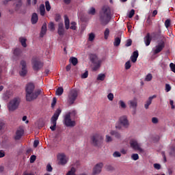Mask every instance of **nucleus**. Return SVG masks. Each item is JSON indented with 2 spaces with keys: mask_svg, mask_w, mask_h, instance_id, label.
Returning a JSON list of instances; mask_svg holds the SVG:
<instances>
[{
  "mask_svg": "<svg viewBox=\"0 0 175 175\" xmlns=\"http://www.w3.org/2000/svg\"><path fill=\"white\" fill-rule=\"evenodd\" d=\"M25 91L26 99L28 102L36 99L39 95H43L44 94L43 90L42 89L35 91V85L32 83H29L26 85Z\"/></svg>",
  "mask_w": 175,
  "mask_h": 175,
  "instance_id": "1",
  "label": "nucleus"
},
{
  "mask_svg": "<svg viewBox=\"0 0 175 175\" xmlns=\"http://www.w3.org/2000/svg\"><path fill=\"white\" fill-rule=\"evenodd\" d=\"M111 20V12L109 7H103L100 14V21L102 25H107Z\"/></svg>",
  "mask_w": 175,
  "mask_h": 175,
  "instance_id": "2",
  "label": "nucleus"
},
{
  "mask_svg": "<svg viewBox=\"0 0 175 175\" xmlns=\"http://www.w3.org/2000/svg\"><path fill=\"white\" fill-rule=\"evenodd\" d=\"M21 103V99L18 97H15L12 98L7 105V107L8 111L13 112L16 111L18 107L20 106V103Z\"/></svg>",
  "mask_w": 175,
  "mask_h": 175,
  "instance_id": "3",
  "label": "nucleus"
},
{
  "mask_svg": "<svg viewBox=\"0 0 175 175\" xmlns=\"http://www.w3.org/2000/svg\"><path fill=\"white\" fill-rule=\"evenodd\" d=\"M115 127L118 131H121L122 128H124L125 129L129 128V121H128V118L126 116L120 117L118 122H116Z\"/></svg>",
  "mask_w": 175,
  "mask_h": 175,
  "instance_id": "4",
  "label": "nucleus"
},
{
  "mask_svg": "<svg viewBox=\"0 0 175 175\" xmlns=\"http://www.w3.org/2000/svg\"><path fill=\"white\" fill-rule=\"evenodd\" d=\"M129 144L131 148L134 150V151H137V152H139L140 154L144 153V149L142 148V144L137 142V139L132 138L130 139Z\"/></svg>",
  "mask_w": 175,
  "mask_h": 175,
  "instance_id": "5",
  "label": "nucleus"
},
{
  "mask_svg": "<svg viewBox=\"0 0 175 175\" xmlns=\"http://www.w3.org/2000/svg\"><path fill=\"white\" fill-rule=\"evenodd\" d=\"M79 96V90L76 89L71 90L68 95L67 103L69 106L73 105L77 97Z\"/></svg>",
  "mask_w": 175,
  "mask_h": 175,
  "instance_id": "6",
  "label": "nucleus"
},
{
  "mask_svg": "<svg viewBox=\"0 0 175 175\" xmlns=\"http://www.w3.org/2000/svg\"><path fill=\"white\" fill-rule=\"evenodd\" d=\"M62 112V110H61V108H58L54 115L52 116L51 119V126H50V129L53 131H55L57 127V120H58V117H59V114Z\"/></svg>",
  "mask_w": 175,
  "mask_h": 175,
  "instance_id": "7",
  "label": "nucleus"
},
{
  "mask_svg": "<svg viewBox=\"0 0 175 175\" xmlns=\"http://www.w3.org/2000/svg\"><path fill=\"white\" fill-rule=\"evenodd\" d=\"M70 116H72V112L69 111L66 113L64 116L63 124H64L66 126L73 127L76 126V121L72 120Z\"/></svg>",
  "mask_w": 175,
  "mask_h": 175,
  "instance_id": "8",
  "label": "nucleus"
},
{
  "mask_svg": "<svg viewBox=\"0 0 175 175\" xmlns=\"http://www.w3.org/2000/svg\"><path fill=\"white\" fill-rule=\"evenodd\" d=\"M92 142L94 146H95L96 147H99L103 144V136L99 134H96L92 136Z\"/></svg>",
  "mask_w": 175,
  "mask_h": 175,
  "instance_id": "9",
  "label": "nucleus"
},
{
  "mask_svg": "<svg viewBox=\"0 0 175 175\" xmlns=\"http://www.w3.org/2000/svg\"><path fill=\"white\" fill-rule=\"evenodd\" d=\"M163 49H165V41L161 40L152 48V51L154 55H157V54H159Z\"/></svg>",
  "mask_w": 175,
  "mask_h": 175,
  "instance_id": "10",
  "label": "nucleus"
},
{
  "mask_svg": "<svg viewBox=\"0 0 175 175\" xmlns=\"http://www.w3.org/2000/svg\"><path fill=\"white\" fill-rule=\"evenodd\" d=\"M64 23L66 29H69V28H70V29H72V31H76V29L77 28L76 25H77V23H76V22L74 21L71 22L70 23L68 15H64Z\"/></svg>",
  "mask_w": 175,
  "mask_h": 175,
  "instance_id": "11",
  "label": "nucleus"
},
{
  "mask_svg": "<svg viewBox=\"0 0 175 175\" xmlns=\"http://www.w3.org/2000/svg\"><path fill=\"white\" fill-rule=\"evenodd\" d=\"M57 158L59 162V165H62V166L66 165L69 161V157L66 156L65 153L57 154Z\"/></svg>",
  "mask_w": 175,
  "mask_h": 175,
  "instance_id": "12",
  "label": "nucleus"
},
{
  "mask_svg": "<svg viewBox=\"0 0 175 175\" xmlns=\"http://www.w3.org/2000/svg\"><path fill=\"white\" fill-rule=\"evenodd\" d=\"M32 68L33 70H40L43 68V63L39 60V59L36 57H33L31 62Z\"/></svg>",
  "mask_w": 175,
  "mask_h": 175,
  "instance_id": "13",
  "label": "nucleus"
},
{
  "mask_svg": "<svg viewBox=\"0 0 175 175\" xmlns=\"http://www.w3.org/2000/svg\"><path fill=\"white\" fill-rule=\"evenodd\" d=\"M128 105L130 109L134 110V114H136V109H137V98H134L128 101Z\"/></svg>",
  "mask_w": 175,
  "mask_h": 175,
  "instance_id": "14",
  "label": "nucleus"
},
{
  "mask_svg": "<svg viewBox=\"0 0 175 175\" xmlns=\"http://www.w3.org/2000/svg\"><path fill=\"white\" fill-rule=\"evenodd\" d=\"M103 167V163H97L93 168V175L99 174L102 172V168Z\"/></svg>",
  "mask_w": 175,
  "mask_h": 175,
  "instance_id": "15",
  "label": "nucleus"
},
{
  "mask_svg": "<svg viewBox=\"0 0 175 175\" xmlns=\"http://www.w3.org/2000/svg\"><path fill=\"white\" fill-rule=\"evenodd\" d=\"M21 66H22L21 71L20 72L21 76H25L27 75V62L24 60L21 62Z\"/></svg>",
  "mask_w": 175,
  "mask_h": 175,
  "instance_id": "16",
  "label": "nucleus"
},
{
  "mask_svg": "<svg viewBox=\"0 0 175 175\" xmlns=\"http://www.w3.org/2000/svg\"><path fill=\"white\" fill-rule=\"evenodd\" d=\"M23 135H24V129L19 127L16 132V140H19V139H21V136H23Z\"/></svg>",
  "mask_w": 175,
  "mask_h": 175,
  "instance_id": "17",
  "label": "nucleus"
},
{
  "mask_svg": "<svg viewBox=\"0 0 175 175\" xmlns=\"http://www.w3.org/2000/svg\"><path fill=\"white\" fill-rule=\"evenodd\" d=\"M57 33L59 36H64L65 33V29H64V23H59Z\"/></svg>",
  "mask_w": 175,
  "mask_h": 175,
  "instance_id": "18",
  "label": "nucleus"
},
{
  "mask_svg": "<svg viewBox=\"0 0 175 175\" xmlns=\"http://www.w3.org/2000/svg\"><path fill=\"white\" fill-rule=\"evenodd\" d=\"M139 57V51H135L133 53V55L131 56V59L132 62L135 63L137 61V58Z\"/></svg>",
  "mask_w": 175,
  "mask_h": 175,
  "instance_id": "19",
  "label": "nucleus"
},
{
  "mask_svg": "<svg viewBox=\"0 0 175 175\" xmlns=\"http://www.w3.org/2000/svg\"><path fill=\"white\" fill-rule=\"evenodd\" d=\"M38 20H39V17L38 16V14L33 13V14L31 15V24H36Z\"/></svg>",
  "mask_w": 175,
  "mask_h": 175,
  "instance_id": "20",
  "label": "nucleus"
},
{
  "mask_svg": "<svg viewBox=\"0 0 175 175\" xmlns=\"http://www.w3.org/2000/svg\"><path fill=\"white\" fill-rule=\"evenodd\" d=\"M144 40L146 46H150L151 43V38L150 37V33L146 34V36L144 38Z\"/></svg>",
  "mask_w": 175,
  "mask_h": 175,
  "instance_id": "21",
  "label": "nucleus"
},
{
  "mask_svg": "<svg viewBox=\"0 0 175 175\" xmlns=\"http://www.w3.org/2000/svg\"><path fill=\"white\" fill-rule=\"evenodd\" d=\"M46 32H47V26L46 25V23H44L41 29V32H40V37L43 38V36H44V35H46Z\"/></svg>",
  "mask_w": 175,
  "mask_h": 175,
  "instance_id": "22",
  "label": "nucleus"
},
{
  "mask_svg": "<svg viewBox=\"0 0 175 175\" xmlns=\"http://www.w3.org/2000/svg\"><path fill=\"white\" fill-rule=\"evenodd\" d=\"M120 44H121V37L115 38L114 42H113V46L115 47H118Z\"/></svg>",
  "mask_w": 175,
  "mask_h": 175,
  "instance_id": "23",
  "label": "nucleus"
},
{
  "mask_svg": "<svg viewBox=\"0 0 175 175\" xmlns=\"http://www.w3.org/2000/svg\"><path fill=\"white\" fill-rule=\"evenodd\" d=\"M19 42L21 43L23 47H27V38L24 37L19 38Z\"/></svg>",
  "mask_w": 175,
  "mask_h": 175,
  "instance_id": "24",
  "label": "nucleus"
},
{
  "mask_svg": "<svg viewBox=\"0 0 175 175\" xmlns=\"http://www.w3.org/2000/svg\"><path fill=\"white\" fill-rule=\"evenodd\" d=\"M100 64H102L101 60H98L97 63H94V65L92 68L93 70H98L100 68Z\"/></svg>",
  "mask_w": 175,
  "mask_h": 175,
  "instance_id": "25",
  "label": "nucleus"
},
{
  "mask_svg": "<svg viewBox=\"0 0 175 175\" xmlns=\"http://www.w3.org/2000/svg\"><path fill=\"white\" fill-rule=\"evenodd\" d=\"M110 135H111L112 136H115L116 139H120V137H121V134L116 131H111Z\"/></svg>",
  "mask_w": 175,
  "mask_h": 175,
  "instance_id": "26",
  "label": "nucleus"
},
{
  "mask_svg": "<svg viewBox=\"0 0 175 175\" xmlns=\"http://www.w3.org/2000/svg\"><path fill=\"white\" fill-rule=\"evenodd\" d=\"M40 13L42 16H44L46 13V8L44 7V4H41L40 5Z\"/></svg>",
  "mask_w": 175,
  "mask_h": 175,
  "instance_id": "27",
  "label": "nucleus"
},
{
  "mask_svg": "<svg viewBox=\"0 0 175 175\" xmlns=\"http://www.w3.org/2000/svg\"><path fill=\"white\" fill-rule=\"evenodd\" d=\"M118 105L120 109H126V104L125 103V102H124V100H120L118 102Z\"/></svg>",
  "mask_w": 175,
  "mask_h": 175,
  "instance_id": "28",
  "label": "nucleus"
},
{
  "mask_svg": "<svg viewBox=\"0 0 175 175\" xmlns=\"http://www.w3.org/2000/svg\"><path fill=\"white\" fill-rule=\"evenodd\" d=\"M15 8L17 10L20 9V8H21V6H23V0H18L16 3H15Z\"/></svg>",
  "mask_w": 175,
  "mask_h": 175,
  "instance_id": "29",
  "label": "nucleus"
},
{
  "mask_svg": "<svg viewBox=\"0 0 175 175\" xmlns=\"http://www.w3.org/2000/svg\"><path fill=\"white\" fill-rule=\"evenodd\" d=\"M11 96H12V94H10V92H6L3 94V98L4 99V100H8V99H10Z\"/></svg>",
  "mask_w": 175,
  "mask_h": 175,
  "instance_id": "30",
  "label": "nucleus"
},
{
  "mask_svg": "<svg viewBox=\"0 0 175 175\" xmlns=\"http://www.w3.org/2000/svg\"><path fill=\"white\" fill-rule=\"evenodd\" d=\"M109 35H110V29H109V28L105 29V31L104 32V38L106 40L109 39Z\"/></svg>",
  "mask_w": 175,
  "mask_h": 175,
  "instance_id": "31",
  "label": "nucleus"
},
{
  "mask_svg": "<svg viewBox=\"0 0 175 175\" xmlns=\"http://www.w3.org/2000/svg\"><path fill=\"white\" fill-rule=\"evenodd\" d=\"M66 175H76V168L74 167H71V169L66 173Z\"/></svg>",
  "mask_w": 175,
  "mask_h": 175,
  "instance_id": "32",
  "label": "nucleus"
},
{
  "mask_svg": "<svg viewBox=\"0 0 175 175\" xmlns=\"http://www.w3.org/2000/svg\"><path fill=\"white\" fill-rule=\"evenodd\" d=\"M21 53H22L21 49H16L14 51V55L15 57H20V55H21Z\"/></svg>",
  "mask_w": 175,
  "mask_h": 175,
  "instance_id": "33",
  "label": "nucleus"
},
{
  "mask_svg": "<svg viewBox=\"0 0 175 175\" xmlns=\"http://www.w3.org/2000/svg\"><path fill=\"white\" fill-rule=\"evenodd\" d=\"M62 94H64V88L61 87L58 88L56 90V95H57L58 96H61Z\"/></svg>",
  "mask_w": 175,
  "mask_h": 175,
  "instance_id": "34",
  "label": "nucleus"
},
{
  "mask_svg": "<svg viewBox=\"0 0 175 175\" xmlns=\"http://www.w3.org/2000/svg\"><path fill=\"white\" fill-rule=\"evenodd\" d=\"M106 79V75L105 74H99L97 77V80L100 81H103Z\"/></svg>",
  "mask_w": 175,
  "mask_h": 175,
  "instance_id": "35",
  "label": "nucleus"
},
{
  "mask_svg": "<svg viewBox=\"0 0 175 175\" xmlns=\"http://www.w3.org/2000/svg\"><path fill=\"white\" fill-rule=\"evenodd\" d=\"M170 155L172 157H175V146H172L169 152Z\"/></svg>",
  "mask_w": 175,
  "mask_h": 175,
  "instance_id": "36",
  "label": "nucleus"
},
{
  "mask_svg": "<svg viewBox=\"0 0 175 175\" xmlns=\"http://www.w3.org/2000/svg\"><path fill=\"white\" fill-rule=\"evenodd\" d=\"M152 80V74L149 73L145 77V81H151Z\"/></svg>",
  "mask_w": 175,
  "mask_h": 175,
  "instance_id": "37",
  "label": "nucleus"
},
{
  "mask_svg": "<svg viewBox=\"0 0 175 175\" xmlns=\"http://www.w3.org/2000/svg\"><path fill=\"white\" fill-rule=\"evenodd\" d=\"M70 61L71 64H72V65L74 66H76V65H77V62H78L77 58L72 57L71 59H70Z\"/></svg>",
  "mask_w": 175,
  "mask_h": 175,
  "instance_id": "38",
  "label": "nucleus"
},
{
  "mask_svg": "<svg viewBox=\"0 0 175 175\" xmlns=\"http://www.w3.org/2000/svg\"><path fill=\"white\" fill-rule=\"evenodd\" d=\"M152 102V97L149 98L148 100L146 102V103L145 104V109H148V107L150 106V105H151V103Z\"/></svg>",
  "mask_w": 175,
  "mask_h": 175,
  "instance_id": "39",
  "label": "nucleus"
},
{
  "mask_svg": "<svg viewBox=\"0 0 175 175\" xmlns=\"http://www.w3.org/2000/svg\"><path fill=\"white\" fill-rule=\"evenodd\" d=\"M45 8L47 12H50V10H51V5H50V2H49V1H46L45 2Z\"/></svg>",
  "mask_w": 175,
  "mask_h": 175,
  "instance_id": "40",
  "label": "nucleus"
},
{
  "mask_svg": "<svg viewBox=\"0 0 175 175\" xmlns=\"http://www.w3.org/2000/svg\"><path fill=\"white\" fill-rule=\"evenodd\" d=\"M131 159L133 161H137L139 159V154L137 153H134L131 155Z\"/></svg>",
  "mask_w": 175,
  "mask_h": 175,
  "instance_id": "41",
  "label": "nucleus"
},
{
  "mask_svg": "<svg viewBox=\"0 0 175 175\" xmlns=\"http://www.w3.org/2000/svg\"><path fill=\"white\" fill-rule=\"evenodd\" d=\"M94 39H95V34L94 33H90L89 34L88 40L90 42H93Z\"/></svg>",
  "mask_w": 175,
  "mask_h": 175,
  "instance_id": "42",
  "label": "nucleus"
},
{
  "mask_svg": "<svg viewBox=\"0 0 175 175\" xmlns=\"http://www.w3.org/2000/svg\"><path fill=\"white\" fill-rule=\"evenodd\" d=\"M131 66H132L131 65V61L126 62L125 63V64H124V67H125V69H126V70H128L129 69H131Z\"/></svg>",
  "mask_w": 175,
  "mask_h": 175,
  "instance_id": "43",
  "label": "nucleus"
},
{
  "mask_svg": "<svg viewBox=\"0 0 175 175\" xmlns=\"http://www.w3.org/2000/svg\"><path fill=\"white\" fill-rule=\"evenodd\" d=\"M49 29H50V31H54V29H55V27L54 25V23L51 22L49 25Z\"/></svg>",
  "mask_w": 175,
  "mask_h": 175,
  "instance_id": "44",
  "label": "nucleus"
},
{
  "mask_svg": "<svg viewBox=\"0 0 175 175\" xmlns=\"http://www.w3.org/2000/svg\"><path fill=\"white\" fill-rule=\"evenodd\" d=\"M95 12L96 10L94 8H91L89 11H88V14H92V16H94V14H95Z\"/></svg>",
  "mask_w": 175,
  "mask_h": 175,
  "instance_id": "45",
  "label": "nucleus"
},
{
  "mask_svg": "<svg viewBox=\"0 0 175 175\" xmlns=\"http://www.w3.org/2000/svg\"><path fill=\"white\" fill-rule=\"evenodd\" d=\"M113 157L114 158H120V157H121V153L120 152L116 151L115 152H113Z\"/></svg>",
  "mask_w": 175,
  "mask_h": 175,
  "instance_id": "46",
  "label": "nucleus"
},
{
  "mask_svg": "<svg viewBox=\"0 0 175 175\" xmlns=\"http://www.w3.org/2000/svg\"><path fill=\"white\" fill-rule=\"evenodd\" d=\"M105 142L107 143H111V142H113V138L109 135H106Z\"/></svg>",
  "mask_w": 175,
  "mask_h": 175,
  "instance_id": "47",
  "label": "nucleus"
},
{
  "mask_svg": "<svg viewBox=\"0 0 175 175\" xmlns=\"http://www.w3.org/2000/svg\"><path fill=\"white\" fill-rule=\"evenodd\" d=\"M133 16H135V10H131L129 12V18H132V17H133Z\"/></svg>",
  "mask_w": 175,
  "mask_h": 175,
  "instance_id": "48",
  "label": "nucleus"
},
{
  "mask_svg": "<svg viewBox=\"0 0 175 175\" xmlns=\"http://www.w3.org/2000/svg\"><path fill=\"white\" fill-rule=\"evenodd\" d=\"M107 98L109 99V100L112 101L113 99H114V94H113V93H109L107 95Z\"/></svg>",
  "mask_w": 175,
  "mask_h": 175,
  "instance_id": "49",
  "label": "nucleus"
},
{
  "mask_svg": "<svg viewBox=\"0 0 175 175\" xmlns=\"http://www.w3.org/2000/svg\"><path fill=\"white\" fill-rule=\"evenodd\" d=\"M81 79H87L88 77V70H86L83 74L81 76Z\"/></svg>",
  "mask_w": 175,
  "mask_h": 175,
  "instance_id": "50",
  "label": "nucleus"
},
{
  "mask_svg": "<svg viewBox=\"0 0 175 175\" xmlns=\"http://www.w3.org/2000/svg\"><path fill=\"white\" fill-rule=\"evenodd\" d=\"M171 90H172V86H170V84L166 83L165 84V91L167 92H170V91H171Z\"/></svg>",
  "mask_w": 175,
  "mask_h": 175,
  "instance_id": "51",
  "label": "nucleus"
},
{
  "mask_svg": "<svg viewBox=\"0 0 175 175\" xmlns=\"http://www.w3.org/2000/svg\"><path fill=\"white\" fill-rule=\"evenodd\" d=\"M35 161H36V156L31 155L30 157V163H33V162H35Z\"/></svg>",
  "mask_w": 175,
  "mask_h": 175,
  "instance_id": "52",
  "label": "nucleus"
},
{
  "mask_svg": "<svg viewBox=\"0 0 175 175\" xmlns=\"http://www.w3.org/2000/svg\"><path fill=\"white\" fill-rule=\"evenodd\" d=\"M170 68L172 72H174V73H175V64L173 63H170Z\"/></svg>",
  "mask_w": 175,
  "mask_h": 175,
  "instance_id": "53",
  "label": "nucleus"
},
{
  "mask_svg": "<svg viewBox=\"0 0 175 175\" xmlns=\"http://www.w3.org/2000/svg\"><path fill=\"white\" fill-rule=\"evenodd\" d=\"M165 26L166 28H169L170 27V19H167L165 22Z\"/></svg>",
  "mask_w": 175,
  "mask_h": 175,
  "instance_id": "54",
  "label": "nucleus"
},
{
  "mask_svg": "<svg viewBox=\"0 0 175 175\" xmlns=\"http://www.w3.org/2000/svg\"><path fill=\"white\" fill-rule=\"evenodd\" d=\"M154 167L157 170H159L161 169V164H159V163H154Z\"/></svg>",
  "mask_w": 175,
  "mask_h": 175,
  "instance_id": "55",
  "label": "nucleus"
},
{
  "mask_svg": "<svg viewBox=\"0 0 175 175\" xmlns=\"http://www.w3.org/2000/svg\"><path fill=\"white\" fill-rule=\"evenodd\" d=\"M125 46L126 47H129V46H132V40H128Z\"/></svg>",
  "mask_w": 175,
  "mask_h": 175,
  "instance_id": "56",
  "label": "nucleus"
},
{
  "mask_svg": "<svg viewBox=\"0 0 175 175\" xmlns=\"http://www.w3.org/2000/svg\"><path fill=\"white\" fill-rule=\"evenodd\" d=\"M3 126H5V122H3V120H0V131H1V129H3Z\"/></svg>",
  "mask_w": 175,
  "mask_h": 175,
  "instance_id": "57",
  "label": "nucleus"
},
{
  "mask_svg": "<svg viewBox=\"0 0 175 175\" xmlns=\"http://www.w3.org/2000/svg\"><path fill=\"white\" fill-rule=\"evenodd\" d=\"M55 20L57 22L60 21V20H61V15H59V14H57L55 15Z\"/></svg>",
  "mask_w": 175,
  "mask_h": 175,
  "instance_id": "58",
  "label": "nucleus"
},
{
  "mask_svg": "<svg viewBox=\"0 0 175 175\" xmlns=\"http://www.w3.org/2000/svg\"><path fill=\"white\" fill-rule=\"evenodd\" d=\"M46 170L47 172H53V167H51V165L48 164L46 165Z\"/></svg>",
  "mask_w": 175,
  "mask_h": 175,
  "instance_id": "59",
  "label": "nucleus"
},
{
  "mask_svg": "<svg viewBox=\"0 0 175 175\" xmlns=\"http://www.w3.org/2000/svg\"><path fill=\"white\" fill-rule=\"evenodd\" d=\"M56 103H57V98L55 97H54L53 98V102L51 103V107H54V106H55Z\"/></svg>",
  "mask_w": 175,
  "mask_h": 175,
  "instance_id": "60",
  "label": "nucleus"
},
{
  "mask_svg": "<svg viewBox=\"0 0 175 175\" xmlns=\"http://www.w3.org/2000/svg\"><path fill=\"white\" fill-rule=\"evenodd\" d=\"M158 118H152V124H158Z\"/></svg>",
  "mask_w": 175,
  "mask_h": 175,
  "instance_id": "61",
  "label": "nucleus"
},
{
  "mask_svg": "<svg viewBox=\"0 0 175 175\" xmlns=\"http://www.w3.org/2000/svg\"><path fill=\"white\" fill-rule=\"evenodd\" d=\"M38 146H39V141L35 140L33 143V147H38Z\"/></svg>",
  "mask_w": 175,
  "mask_h": 175,
  "instance_id": "62",
  "label": "nucleus"
},
{
  "mask_svg": "<svg viewBox=\"0 0 175 175\" xmlns=\"http://www.w3.org/2000/svg\"><path fill=\"white\" fill-rule=\"evenodd\" d=\"M158 14V11L157 10H154L153 12H152V17H155V16Z\"/></svg>",
  "mask_w": 175,
  "mask_h": 175,
  "instance_id": "63",
  "label": "nucleus"
},
{
  "mask_svg": "<svg viewBox=\"0 0 175 175\" xmlns=\"http://www.w3.org/2000/svg\"><path fill=\"white\" fill-rule=\"evenodd\" d=\"M170 105H171L172 109H174V103L172 100H170Z\"/></svg>",
  "mask_w": 175,
  "mask_h": 175,
  "instance_id": "64",
  "label": "nucleus"
}]
</instances>
